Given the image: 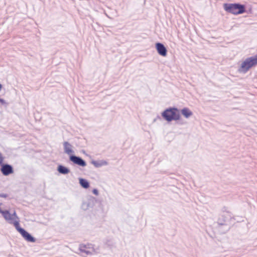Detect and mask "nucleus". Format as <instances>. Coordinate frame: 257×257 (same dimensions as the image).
Returning a JSON list of instances; mask_svg holds the SVG:
<instances>
[{
	"instance_id": "nucleus-1",
	"label": "nucleus",
	"mask_w": 257,
	"mask_h": 257,
	"mask_svg": "<svg viewBox=\"0 0 257 257\" xmlns=\"http://www.w3.org/2000/svg\"><path fill=\"white\" fill-rule=\"evenodd\" d=\"M162 117L168 122L175 121L176 124L184 125L186 122L182 119L180 114L179 109L176 106H170L161 112Z\"/></svg>"
},
{
	"instance_id": "nucleus-2",
	"label": "nucleus",
	"mask_w": 257,
	"mask_h": 257,
	"mask_svg": "<svg viewBox=\"0 0 257 257\" xmlns=\"http://www.w3.org/2000/svg\"><path fill=\"white\" fill-rule=\"evenodd\" d=\"M234 219L233 217H231L230 215L221 214L219 216L217 219V228L221 234H225L228 232L230 228L231 225L229 221L231 219Z\"/></svg>"
},
{
	"instance_id": "nucleus-3",
	"label": "nucleus",
	"mask_w": 257,
	"mask_h": 257,
	"mask_svg": "<svg viewBox=\"0 0 257 257\" xmlns=\"http://www.w3.org/2000/svg\"><path fill=\"white\" fill-rule=\"evenodd\" d=\"M223 7L226 12L234 15L242 14L246 12L245 5L239 3H224Z\"/></svg>"
},
{
	"instance_id": "nucleus-4",
	"label": "nucleus",
	"mask_w": 257,
	"mask_h": 257,
	"mask_svg": "<svg viewBox=\"0 0 257 257\" xmlns=\"http://www.w3.org/2000/svg\"><path fill=\"white\" fill-rule=\"evenodd\" d=\"M257 65V54L246 58L243 60L238 68V72L241 74L246 73L251 68Z\"/></svg>"
},
{
	"instance_id": "nucleus-5",
	"label": "nucleus",
	"mask_w": 257,
	"mask_h": 257,
	"mask_svg": "<svg viewBox=\"0 0 257 257\" xmlns=\"http://www.w3.org/2000/svg\"><path fill=\"white\" fill-rule=\"evenodd\" d=\"M0 213L2 215L5 219L9 224L13 225L16 229L21 226L19 218L15 211H14L13 213L11 214L9 210H3L0 207Z\"/></svg>"
},
{
	"instance_id": "nucleus-6",
	"label": "nucleus",
	"mask_w": 257,
	"mask_h": 257,
	"mask_svg": "<svg viewBox=\"0 0 257 257\" xmlns=\"http://www.w3.org/2000/svg\"><path fill=\"white\" fill-rule=\"evenodd\" d=\"M19 232L22 237L28 242H35L36 239L30 233L27 231L25 229L21 226L16 229Z\"/></svg>"
},
{
	"instance_id": "nucleus-7",
	"label": "nucleus",
	"mask_w": 257,
	"mask_h": 257,
	"mask_svg": "<svg viewBox=\"0 0 257 257\" xmlns=\"http://www.w3.org/2000/svg\"><path fill=\"white\" fill-rule=\"evenodd\" d=\"M0 167V171L5 176H8L14 173V167L11 164L3 162Z\"/></svg>"
},
{
	"instance_id": "nucleus-8",
	"label": "nucleus",
	"mask_w": 257,
	"mask_h": 257,
	"mask_svg": "<svg viewBox=\"0 0 257 257\" xmlns=\"http://www.w3.org/2000/svg\"><path fill=\"white\" fill-rule=\"evenodd\" d=\"M96 202V199L94 197L89 196L87 199L84 200L81 204V208L84 211L89 208H93Z\"/></svg>"
},
{
	"instance_id": "nucleus-9",
	"label": "nucleus",
	"mask_w": 257,
	"mask_h": 257,
	"mask_svg": "<svg viewBox=\"0 0 257 257\" xmlns=\"http://www.w3.org/2000/svg\"><path fill=\"white\" fill-rule=\"evenodd\" d=\"M69 160L74 165H77L82 167H84L87 165L86 162L84 159L75 154L70 156Z\"/></svg>"
},
{
	"instance_id": "nucleus-10",
	"label": "nucleus",
	"mask_w": 257,
	"mask_h": 257,
	"mask_svg": "<svg viewBox=\"0 0 257 257\" xmlns=\"http://www.w3.org/2000/svg\"><path fill=\"white\" fill-rule=\"evenodd\" d=\"M155 48L158 53L160 56L166 57L167 55V49L163 43L160 42L156 43Z\"/></svg>"
},
{
	"instance_id": "nucleus-11",
	"label": "nucleus",
	"mask_w": 257,
	"mask_h": 257,
	"mask_svg": "<svg viewBox=\"0 0 257 257\" xmlns=\"http://www.w3.org/2000/svg\"><path fill=\"white\" fill-rule=\"evenodd\" d=\"M64 152L65 154H67L70 158V156L74 155V151L72 149V146L67 141L63 143Z\"/></svg>"
},
{
	"instance_id": "nucleus-12",
	"label": "nucleus",
	"mask_w": 257,
	"mask_h": 257,
	"mask_svg": "<svg viewBox=\"0 0 257 257\" xmlns=\"http://www.w3.org/2000/svg\"><path fill=\"white\" fill-rule=\"evenodd\" d=\"M57 171L62 175H67L70 172V169L62 164H59L57 167Z\"/></svg>"
},
{
	"instance_id": "nucleus-13",
	"label": "nucleus",
	"mask_w": 257,
	"mask_h": 257,
	"mask_svg": "<svg viewBox=\"0 0 257 257\" xmlns=\"http://www.w3.org/2000/svg\"><path fill=\"white\" fill-rule=\"evenodd\" d=\"M179 112L180 115H182L186 118H189L193 115L192 111L187 107H183L181 109H179Z\"/></svg>"
},
{
	"instance_id": "nucleus-14",
	"label": "nucleus",
	"mask_w": 257,
	"mask_h": 257,
	"mask_svg": "<svg viewBox=\"0 0 257 257\" xmlns=\"http://www.w3.org/2000/svg\"><path fill=\"white\" fill-rule=\"evenodd\" d=\"M91 163L93 165L95 168H100L103 166H106L108 164V163L104 160L99 161L92 160L91 161Z\"/></svg>"
},
{
	"instance_id": "nucleus-15",
	"label": "nucleus",
	"mask_w": 257,
	"mask_h": 257,
	"mask_svg": "<svg viewBox=\"0 0 257 257\" xmlns=\"http://www.w3.org/2000/svg\"><path fill=\"white\" fill-rule=\"evenodd\" d=\"M78 180L80 185L83 188L86 189L90 187V183L87 179L83 178H79Z\"/></svg>"
},
{
	"instance_id": "nucleus-16",
	"label": "nucleus",
	"mask_w": 257,
	"mask_h": 257,
	"mask_svg": "<svg viewBox=\"0 0 257 257\" xmlns=\"http://www.w3.org/2000/svg\"><path fill=\"white\" fill-rule=\"evenodd\" d=\"M79 250L80 252L85 253L86 254H90L91 253L89 250L86 249V246L85 245L80 244L79 246Z\"/></svg>"
},
{
	"instance_id": "nucleus-17",
	"label": "nucleus",
	"mask_w": 257,
	"mask_h": 257,
	"mask_svg": "<svg viewBox=\"0 0 257 257\" xmlns=\"http://www.w3.org/2000/svg\"><path fill=\"white\" fill-rule=\"evenodd\" d=\"M0 103L1 105L4 106L5 107H7L8 105H9V103L6 102V101L0 97Z\"/></svg>"
},
{
	"instance_id": "nucleus-18",
	"label": "nucleus",
	"mask_w": 257,
	"mask_h": 257,
	"mask_svg": "<svg viewBox=\"0 0 257 257\" xmlns=\"http://www.w3.org/2000/svg\"><path fill=\"white\" fill-rule=\"evenodd\" d=\"M92 192L93 194L96 196H98L99 195V191L97 188H94L92 190Z\"/></svg>"
},
{
	"instance_id": "nucleus-19",
	"label": "nucleus",
	"mask_w": 257,
	"mask_h": 257,
	"mask_svg": "<svg viewBox=\"0 0 257 257\" xmlns=\"http://www.w3.org/2000/svg\"><path fill=\"white\" fill-rule=\"evenodd\" d=\"M4 157L3 156L2 153L0 152V165L4 162Z\"/></svg>"
},
{
	"instance_id": "nucleus-20",
	"label": "nucleus",
	"mask_w": 257,
	"mask_h": 257,
	"mask_svg": "<svg viewBox=\"0 0 257 257\" xmlns=\"http://www.w3.org/2000/svg\"><path fill=\"white\" fill-rule=\"evenodd\" d=\"M162 116H160V115H158L153 120V122H156L157 120H162V118H161Z\"/></svg>"
},
{
	"instance_id": "nucleus-21",
	"label": "nucleus",
	"mask_w": 257,
	"mask_h": 257,
	"mask_svg": "<svg viewBox=\"0 0 257 257\" xmlns=\"http://www.w3.org/2000/svg\"><path fill=\"white\" fill-rule=\"evenodd\" d=\"M8 197V195L6 193H0V197L7 198Z\"/></svg>"
},
{
	"instance_id": "nucleus-22",
	"label": "nucleus",
	"mask_w": 257,
	"mask_h": 257,
	"mask_svg": "<svg viewBox=\"0 0 257 257\" xmlns=\"http://www.w3.org/2000/svg\"><path fill=\"white\" fill-rule=\"evenodd\" d=\"M251 9L250 8L249 10H248V11H246L245 12H247V13H251Z\"/></svg>"
},
{
	"instance_id": "nucleus-23",
	"label": "nucleus",
	"mask_w": 257,
	"mask_h": 257,
	"mask_svg": "<svg viewBox=\"0 0 257 257\" xmlns=\"http://www.w3.org/2000/svg\"><path fill=\"white\" fill-rule=\"evenodd\" d=\"M2 88H3V85L1 83H0V91L2 90Z\"/></svg>"
}]
</instances>
